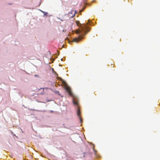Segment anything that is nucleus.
Masks as SVG:
<instances>
[{"mask_svg": "<svg viewBox=\"0 0 160 160\" xmlns=\"http://www.w3.org/2000/svg\"><path fill=\"white\" fill-rule=\"evenodd\" d=\"M89 31L90 29L86 25L84 24L81 25L80 28L76 31L77 34H80L81 35L79 36L78 38H74L73 42H78L80 41L82 38L81 36L85 35Z\"/></svg>", "mask_w": 160, "mask_h": 160, "instance_id": "f257e3e1", "label": "nucleus"}, {"mask_svg": "<svg viewBox=\"0 0 160 160\" xmlns=\"http://www.w3.org/2000/svg\"><path fill=\"white\" fill-rule=\"evenodd\" d=\"M73 104L75 105L78 106V100L77 98H73Z\"/></svg>", "mask_w": 160, "mask_h": 160, "instance_id": "7ed1b4c3", "label": "nucleus"}, {"mask_svg": "<svg viewBox=\"0 0 160 160\" xmlns=\"http://www.w3.org/2000/svg\"><path fill=\"white\" fill-rule=\"evenodd\" d=\"M42 90L43 91H44V90L43 89H42Z\"/></svg>", "mask_w": 160, "mask_h": 160, "instance_id": "1a4fd4ad", "label": "nucleus"}, {"mask_svg": "<svg viewBox=\"0 0 160 160\" xmlns=\"http://www.w3.org/2000/svg\"><path fill=\"white\" fill-rule=\"evenodd\" d=\"M65 88L67 92L71 96H72V94L70 88L67 85L65 87Z\"/></svg>", "mask_w": 160, "mask_h": 160, "instance_id": "f03ea898", "label": "nucleus"}, {"mask_svg": "<svg viewBox=\"0 0 160 160\" xmlns=\"http://www.w3.org/2000/svg\"><path fill=\"white\" fill-rule=\"evenodd\" d=\"M61 81L62 84L65 86V87L67 86V84L65 81L62 79H61Z\"/></svg>", "mask_w": 160, "mask_h": 160, "instance_id": "39448f33", "label": "nucleus"}, {"mask_svg": "<svg viewBox=\"0 0 160 160\" xmlns=\"http://www.w3.org/2000/svg\"><path fill=\"white\" fill-rule=\"evenodd\" d=\"M76 23L77 24V25L78 26H79V25H78V21H76Z\"/></svg>", "mask_w": 160, "mask_h": 160, "instance_id": "423d86ee", "label": "nucleus"}, {"mask_svg": "<svg viewBox=\"0 0 160 160\" xmlns=\"http://www.w3.org/2000/svg\"><path fill=\"white\" fill-rule=\"evenodd\" d=\"M70 14H71V13L69 12V13H68V15H70Z\"/></svg>", "mask_w": 160, "mask_h": 160, "instance_id": "6e6552de", "label": "nucleus"}, {"mask_svg": "<svg viewBox=\"0 0 160 160\" xmlns=\"http://www.w3.org/2000/svg\"><path fill=\"white\" fill-rule=\"evenodd\" d=\"M80 113H81V112H80V110L79 108V107H78V110H77V115L78 116V118L80 119L81 122H82V119L81 118V117L80 116Z\"/></svg>", "mask_w": 160, "mask_h": 160, "instance_id": "20e7f679", "label": "nucleus"}, {"mask_svg": "<svg viewBox=\"0 0 160 160\" xmlns=\"http://www.w3.org/2000/svg\"><path fill=\"white\" fill-rule=\"evenodd\" d=\"M75 15V14H74L73 15H72V16H71V17L72 18Z\"/></svg>", "mask_w": 160, "mask_h": 160, "instance_id": "0eeeda50", "label": "nucleus"}]
</instances>
